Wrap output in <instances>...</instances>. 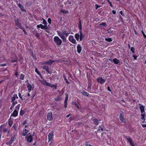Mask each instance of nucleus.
<instances>
[{
	"label": "nucleus",
	"instance_id": "f257e3e1",
	"mask_svg": "<svg viewBox=\"0 0 146 146\" xmlns=\"http://www.w3.org/2000/svg\"><path fill=\"white\" fill-rule=\"evenodd\" d=\"M57 33L63 42L66 41L67 37L70 34L68 31L66 30H63L62 31H57Z\"/></svg>",
	"mask_w": 146,
	"mask_h": 146
},
{
	"label": "nucleus",
	"instance_id": "f03ea898",
	"mask_svg": "<svg viewBox=\"0 0 146 146\" xmlns=\"http://www.w3.org/2000/svg\"><path fill=\"white\" fill-rule=\"evenodd\" d=\"M119 117L120 120L121 121L122 123H126V120L124 118V115L123 111H121L120 112Z\"/></svg>",
	"mask_w": 146,
	"mask_h": 146
},
{
	"label": "nucleus",
	"instance_id": "7ed1b4c3",
	"mask_svg": "<svg viewBox=\"0 0 146 146\" xmlns=\"http://www.w3.org/2000/svg\"><path fill=\"white\" fill-rule=\"evenodd\" d=\"M54 41L56 44L58 46L61 45L62 44V40L58 36H55L54 38Z\"/></svg>",
	"mask_w": 146,
	"mask_h": 146
},
{
	"label": "nucleus",
	"instance_id": "20e7f679",
	"mask_svg": "<svg viewBox=\"0 0 146 146\" xmlns=\"http://www.w3.org/2000/svg\"><path fill=\"white\" fill-rule=\"evenodd\" d=\"M32 137L33 136L29 133L28 135L26 137L27 141L29 142H31L33 140Z\"/></svg>",
	"mask_w": 146,
	"mask_h": 146
},
{
	"label": "nucleus",
	"instance_id": "39448f33",
	"mask_svg": "<svg viewBox=\"0 0 146 146\" xmlns=\"http://www.w3.org/2000/svg\"><path fill=\"white\" fill-rule=\"evenodd\" d=\"M126 138L127 140V141L129 142L131 146H135L132 140L131 139L130 137L128 136L126 137Z\"/></svg>",
	"mask_w": 146,
	"mask_h": 146
},
{
	"label": "nucleus",
	"instance_id": "423d86ee",
	"mask_svg": "<svg viewBox=\"0 0 146 146\" xmlns=\"http://www.w3.org/2000/svg\"><path fill=\"white\" fill-rule=\"evenodd\" d=\"M69 40L73 44H76L77 42L75 39L74 38L73 36L70 35L69 37Z\"/></svg>",
	"mask_w": 146,
	"mask_h": 146
},
{
	"label": "nucleus",
	"instance_id": "0eeeda50",
	"mask_svg": "<svg viewBox=\"0 0 146 146\" xmlns=\"http://www.w3.org/2000/svg\"><path fill=\"white\" fill-rule=\"evenodd\" d=\"M48 141L50 142V145L51 143H52L53 141V133H50L48 135Z\"/></svg>",
	"mask_w": 146,
	"mask_h": 146
},
{
	"label": "nucleus",
	"instance_id": "6e6552de",
	"mask_svg": "<svg viewBox=\"0 0 146 146\" xmlns=\"http://www.w3.org/2000/svg\"><path fill=\"white\" fill-rule=\"evenodd\" d=\"M11 137L9 141V143L10 144L12 143L16 139V135L15 134H13L11 135Z\"/></svg>",
	"mask_w": 146,
	"mask_h": 146
},
{
	"label": "nucleus",
	"instance_id": "1a4fd4ad",
	"mask_svg": "<svg viewBox=\"0 0 146 146\" xmlns=\"http://www.w3.org/2000/svg\"><path fill=\"white\" fill-rule=\"evenodd\" d=\"M37 27L38 28H41L42 29H47V27L46 25H43L42 24H40L38 25L37 26Z\"/></svg>",
	"mask_w": 146,
	"mask_h": 146
},
{
	"label": "nucleus",
	"instance_id": "9d476101",
	"mask_svg": "<svg viewBox=\"0 0 146 146\" xmlns=\"http://www.w3.org/2000/svg\"><path fill=\"white\" fill-rule=\"evenodd\" d=\"M109 60L111 61V62H113L115 64H117L119 62V60L116 58H114L113 60L111 59H109Z\"/></svg>",
	"mask_w": 146,
	"mask_h": 146
},
{
	"label": "nucleus",
	"instance_id": "9b49d317",
	"mask_svg": "<svg viewBox=\"0 0 146 146\" xmlns=\"http://www.w3.org/2000/svg\"><path fill=\"white\" fill-rule=\"evenodd\" d=\"M139 105L141 106L140 107V109L141 111V113L145 112V106L142 105L141 104H139Z\"/></svg>",
	"mask_w": 146,
	"mask_h": 146
},
{
	"label": "nucleus",
	"instance_id": "f8f14e48",
	"mask_svg": "<svg viewBox=\"0 0 146 146\" xmlns=\"http://www.w3.org/2000/svg\"><path fill=\"white\" fill-rule=\"evenodd\" d=\"M68 95L67 94H66V98L64 101V107L66 108L67 106V100L68 99Z\"/></svg>",
	"mask_w": 146,
	"mask_h": 146
},
{
	"label": "nucleus",
	"instance_id": "ddd939ff",
	"mask_svg": "<svg viewBox=\"0 0 146 146\" xmlns=\"http://www.w3.org/2000/svg\"><path fill=\"white\" fill-rule=\"evenodd\" d=\"M15 23L17 26L20 28L22 27H21V24L19 22V20L18 19H16L15 21Z\"/></svg>",
	"mask_w": 146,
	"mask_h": 146
},
{
	"label": "nucleus",
	"instance_id": "4468645a",
	"mask_svg": "<svg viewBox=\"0 0 146 146\" xmlns=\"http://www.w3.org/2000/svg\"><path fill=\"white\" fill-rule=\"evenodd\" d=\"M29 132V130L26 128H24L23 131L22 135L23 136H25Z\"/></svg>",
	"mask_w": 146,
	"mask_h": 146
},
{
	"label": "nucleus",
	"instance_id": "2eb2a0df",
	"mask_svg": "<svg viewBox=\"0 0 146 146\" xmlns=\"http://www.w3.org/2000/svg\"><path fill=\"white\" fill-rule=\"evenodd\" d=\"M52 113L51 112H49L48 113L47 116V119L49 121H50L52 119Z\"/></svg>",
	"mask_w": 146,
	"mask_h": 146
},
{
	"label": "nucleus",
	"instance_id": "dca6fc26",
	"mask_svg": "<svg viewBox=\"0 0 146 146\" xmlns=\"http://www.w3.org/2000/svg\"><path fill=\"white\" fill-rule=\"evenodd\" d=\"M18 97L16 94H14L11 98V102L15 101L16 99H18Z\"/></svg>",
	"mask_w": 146,
	"mask_h": 146
},
{
	"label": "nucleus",
	"instance_id": "f3484780",
	"mask_svg": "<svg viewBox=\"0 0 146 146\" xmlns=\"http://www.w3.org/2000/svg\"><path fill=\"white\" fill-rule=\"evenodd\" d=\"M141 119L142 120H145L146 117V113L145 112L143 113H141Z\"/></svg>",
	"mask_w": 146,
	"mask_h": 146
},
{
	"label": "nucleus",
	"instance_id": "a211bd4d",
	"mask_svg": "<svg viewBox=\"0 0 146 146\" xmlns=\"http://www.w3.org/2000/svg\"><path fill=\"white\" fill-rule=\"evenodd\" d=\"M3 132L4 133L7 132L8 135L9 133L10 128H5L3 129Z\"/></svg>",
	"mask_w": 146,
	"mask_h": 146
},
{
	"label": "nucleus",
	"instance_id": "6ab92c4d",
	"mask_svg": "<svg viewBox=\"0 0 146 146\" xmlns=\"http://www.w3.org/2000/svg\"><path fill=\"white\" fill-rule=\"evenodd\" d=\"M77 51L79 53H80L81 52V51L82 50L81 46L80 44H78L77 45Z\"/></svg>",
	"mask_w": 146,
	"mask_h": 146
},
{
	"label": "nucleus",
	"instance_id": "aec40b11",
	"mask_svg": "<svg viewBox=\"0 0 146 146\" xmlns=\"http://www.w3.org/2000/svg\"><path fill=\"white\" fill-rule=\"evenodd\" d=\"M43 68L45 69L49 74H51V72L49 71L48 67L46 65H45L43 67Z\"/></svg>",
	"mask_w": 146,
	"mask_h": 146
},
{
	"label": "nucleus",
	"instance_id": "412c9836",
	"mask_svg": "<svg viewBox=\"0 0 146 146\" xmlns=\"http://www.w3.org/2000/svg\"><path fill=\"white\" fill-rule=\"evenodd\" d=\"M18 6L21 9V10L23 12H25V10L24 9V7L20 3L18 5Z\"/></svg>",
	"mask_w": 146,
	"mask_h": 146
},
{
	"label": "nucleus",
	"instance_id": "4be33fe9",
	"mask_svg": "<svg viewBox=\"0 0 146 146\" xmlns=\"http://www.w3.org/2000/svg\"><path fill=\"white\" fill-rule=\"evenodd\" d=\"M27 87L28 89V92H30L32 89V85L29 83H28L27 85Z\"/></svg>",
	"mask_w": 146,
	"mask_h": 146
},
{
	"label": "nucleus",
	"instance_id": "5701e85b",
	"mask_svg": "<svg viewBox=\"0 0 146 146\" xmlns=\"http://www.w3.org/2000/svg\"><path fill=\"white\" fill-rule=\"evenodd\" d=\"M18 113V111L16 110H15L14 111L13 113L11 115V117L12 116H13L15 117L17 115Z\"/></svg>",
	"mask_w": 146,
	"mask_h": 146
},
{
	"label": "nucleus",
	"instance_id": "b1692460",
	"mask_svg": "<svg viewBox=\"0 0 146 146\" xmlns=\"http://www.w3.org/2000/svg\"><path fill=\"white\" fill-rule=\"evenodd\" d=\"M40 82L42 84L45 86H47L48 84V83L46 82V81L44 80H41Z\"/></svg>",
	"mask_w": 146,
	"mask_h": 146
},
{
	"label": "nucleus",
	"instance_id": "393cba45",
	"mask_svg": "<svg viewBox=\"0 0 146 146\" xmlns=\"http://www.w3.org/2000/svg\"><path fill=\"white\" fill-rule=\"evenodd\" d=\"M75 37L76 40L78 41L80 38V35L78 33L76 34L75 35Z\"/></svg>",
	"mask_w": 146,
	"mask_h": 146
},
{
	"label": "nucleus",
	"instance_id": "a878e982",
	"mask_svg": "<svg viewBox=\"0 0 146 146\" xmlns=\"http://www.w3.org/2000/svg\"><path fill=\"white\" fill-rule=\"evenodd\" d=\"M47 86H49L51 87H54L56 89L57 86L56 85H54L53 84L48 83Z\"/></svg>",
	"mask_w": 146,
	"mask_h": 146
},
{
	"label": "nucleus",
	"instance_id": "bb28decb",
	"mask_svg": "<svg viewBox=\"0 0 146 146\" xmlns=\"http://www.w3.org/2000/svg\"><path fill=\"white\" fill-rule=\"evenodd\" d=\"M80 41H81L84 37V36L82 35V33L81 31H80Z\"/></svg>",
	"mask_w": 146,
	"mask_h": 146
},
{
	"label": "nucleus",
	"instance_id": "cd10ccee",
	"mask_svg": "<svg viewBox=\"0 0 146 146\" xmlns=\"http://www.w3.org/2000/svg\"><path fill=\"white\" fill-rule=\"evenodd\" d=\"M53 62V61L51 60H50L48 61L47 62H46L44 63L45 64H47L48 65H51L52 64Z\"/></svg>",
	"mask_w": 146,
	"mask_h": 146
},
{
	"label": "nucleus",
	"instance_id": "c85d7f7f",
	"mask_svg": "<svg viewBox=\"0 0 146 146\" xmlns=\"http://www.w3.org/2000/svg\"><path fill=\"white\" fill-rule=\"evenodd\" d=\"M105 40L108 42H111L113 40L111 38H106Z\"/></svg>",
	"mask_w": 146,
	"mask_h": 146
},
{
	"label": "nucleus",
	"instance_id": "c756f323",
	"mask_svg": "<svg viewBox=\"0 0 146 146\" xmlns=\"http://www.w3.org/2000/svg\"><path fill=\"white\" fill-rule=\"evenodd\" d=\"M9 124L10 126V127H11L13 124V121L12 120H10L9 121Z\"/></svg>",
	"mask_w": 146,
	"mask_h": 146
},
{
	"label": "nucleus",
	"instance_id": "7c9ffc66",
	"mask_svg": "<svg viewBox=\"0 0 146 146\" xmlns=\"http://www.w3.org/2000/svg\"><path fill=\"white\" fill-rule=\"evenodd\" d=\"M106 81V80L105 79H103L101 77V84H104Z\"/></svg>",
	"mask_w": 146,
	"mask_h": 146
},
{
	"label": "nucleus",
	"instance_id": "2f4dec72",
	"mask_svg": "<svg viewBox=\"0 0 146 146\" xmlns=\"http://www.w3.org/2000/svg\"><path fill=\"white\" fill-rule=\"evenodd\" d=\"M82 94L83 95L85 96H88L89 94L86 92H82Z\"/></svg>",
	"mask_w": 146,
	"mask_h": 146
},
{
	"label": "nucleus",
	"instance_id": "473e14b6",
	"mask_svg": "<svg viewBox=\"0 0 146 146\" xmlns=\"http://www.w3.org/2000/svg\"><path fill=\"white\" fill-rule=\"evenodd\" d=\"M61 98L59 97L56 98H54V100L56 101H60L61 100Z\"/></svg>",
	"mask_w": 146,
	"mask_h": 146
},
{
	"label": "nucleus",
	"instance_id": "72a5a7b5",
	"mask_svg": "<svg viewBox=\"0 0 146 146\" xmlns=\"http://www.w3.org/2000/svg\"><path fill=\"white\" fill-rule=\"evenodd\" d=\"M131 50L132 52L133 53H135V48H134L132 47L131 48Z\"/></svg>",
	"mask_w": 146,
	"mask_h": 146
},
{
	"label": "nucleus",
	"instance_id": "f704fd0d",
	"mask_svg": "<svg viewBox=\"0 0 146 146\" xmlns=\"http://www.w3.org/2000/svg\"><path fill=\"white\" fill-rule=\"evenodd\" d=\"M24 75L23 74H21L20 77V78L22 80H23L24 79Z\"/></svg>",
	"mask_w": 146,
	"mask_h": 146
},
{
	"label": "nucleus",
	"instance_id": "c9c22d12",
	"mask_svg": "<svg viewBox=\"0 0 146 146\" xmlns=\"http://www.w3.org/2000/svg\"><path fill=\"white\" fill-rule=\"evenodd\" d=\"M93 121L94 122V123L96 125H98V121L96 119H93Z\"/></svg>",
	"mask_w": 146,
	"mask_h": 146
},
{
	"label": "nucleus",
	"instance_id": "e433bc0d",
	"mask_svg": "<svg viewBox=\"0 0 146 146\" xmlns=\"http://www.w3.org/2000/svg\"><path fill=\"white\" fill-rule=\"evenodd\" d=\"M12 104L13 105V106H14L15 104H17V101H14L13 102H12Z\"/></svg>",
	"mask_w": 146,
	"mask_h": 146
},
{
	"label": "nucleus",
	"instance_id": "4c0bfd02",
	"mask_svg": "<svg viewBox=\"0 0 146 146\" xmlns=\"http://www.w3.org/2000/svg\"><path fill=\"white\" fill-rule=\"evenodd\" d=\"M107 89L108 91L111 92L112 94H113V92L111 90V89H110V87L109 86H108L107 87Z\"/></svg>",
	"mask_w": 146,
	"mask_h": 146
},
{
	"label": "nucleus",
	"instance_id": "58836bf2",
	"mask_svg": "<svg viewBox=\"0 0 146 146\" xmlns=\"http://www.w3.org/2000/svg\"><path fill=\"white\" fill-rule=\"evenodd\" d=\"M141 33H142L143 35V36L146 39V35L144 33V32H143V31H141Z\"/></svg>",
	"mask_w": 146,
	"mask_h": 146
},
{
	"label": "nucleus",
	"instance_id": "ea45409f",
	"mask_svg": "<svg viewBox=\"0 0 146 146\" xmlns=\"http://www.w3.org/2000/svg\"><path fill=\"white\" fill-rule=\"evenodd\" d=\"M102 25L104 27H106L107 25L106 23H101V26Z\"/></svg>",
	"mask_w": 146,
	"mask_h": 146
},
{
	"label": "nucleus",
	"instance_id": "a19ab883",
	"mask_svg": "<svg viewBox=\"0 0 146 146\" xmlns=\"http://www.w3.org/2000/svg\"><path fill=\"white\" fill-rule=\"evenodd\" d=\"M42 23H43L45 25H46L47 24L46 22L45 21V20L44 19H43V21Z\"/></svg>",
	"mask_w": 146,
	"mask_h": 146
},
{
	"label": "nucleus",
	"instance_id": "79ce46f5",
	"mask_svg": "<svg viewBox=\"0 0 146 146\" xmlns=\"http://www.w3.org/2000/svg\"><path fill=\"white\" fill-rule=\"evenodd\" d=\"M25 34H27V32L26 31L25 29L23 27H21V28Z\"/></svg>",
	"mask_w": 146,
	"mask_h": 146
},
{
	"label": "nucleus",
	"instance_id": "37998d69",
	"mask_svg": "<svg viewBox=\"0 0 146 146\" xmlns=\"http://www.w3.org/2000/svg\"><path fill=\"white\" fill-rule=\"evenodd\" d=\"M120 13L123 16H125V14L123 13V12L122 11H121L120 12Z\"/></svg>",
	"mask_w": 146,
	"mask_h": 146
},
{
	"label": "nucleus",
	"instance_id": "c03bdc74",
	"mask_svg": "<svg viewBox=\"0 0 146 146\" xmlns=\"http://www.w3.org/2000/svg\"><path fill=\"white\" fill-rule=\"evenodd\" d=\"M17 127V126L16 124H14L13 126V127L15 130L16 129Z\"/></svg>",
	"mask_w": 146,
	"mask_h": 146
},
{
	"label": "nucleus",
	"instance_id": "a18cd8bd",
	"mask_svg": "<svg viewBox=\"0 0 146 146\" xmlns=\"http://www.w3.org/2000/svg\"><path fill=\"white\" fill-rule=\"evenodd\" d=\"M20 106V104H18L16 107V110H19V108Z\"/></svg>",
	"mask_w": 146,
	"mask_h": 146
},
{
	"label": "nucleus",
	"instance_id": "49530a36",
	"mask_svg": "<svg viewBox=\"0 0 146 146\" xmlns=\"http://www.w3.org/2000/svg\"><path fill=\"white\" fill-rule=\"evenodd\" d=\"M35 71L39 75H40V74L38 71L37 70L36 68L35 69Z\"/></svg>",
	"mask_w": 146,
	"mask_h": 146
},
{
	"label": "nucleus",
	"instance_id": "de8ad7c7",
	"mask_svg": "<svg viewBox=\"0 0 146 146\" xmlns=\"http://www.w3.org/2000/svg\"><path fill=\"white\" fill-rule=\"evenodd\" d=\"M48 22L49 24H50L51 19L50 18H48Z\"/></svg>",
	"mask_w": 146,
	"mask_h": 146
},
{
	"label": "nucleus",
	"instance_id": "09e8293b",
	"mask_svg": "<svg viewBox=\"0 0 146 146\" xmlns=\"http://www.w3.org/2000/svg\"><path fill=\"white\" fill-rule=\"evenodd\" d=\"M19 96L20 99H21L22 100H23V99L22 98V96H21V94L20 93H19L18 94Z\"/></svg>",
	"mask_w": 146,
	"mask_h": 146
},
{
	"label": "nucleus",
	"instance_id": "8fccbe9b",
	"mask_svg": "<svg viewBox=\"0 0 146 146\" xmlns=\"http://www.w3.org/2000/svg\"><path fill=\"white\" fill-rule=\"evenodd\" d=\"M133 56L134 57V58L135 60H137V57L136 55H133Z\"/></svg>",
	"mask_w": 146,
	"mask_h": 146
},
{
	"label": "nucleus",
	"instance_id": "3c124183",
	"mask_svg": "<svg viewBox=\"0 0 146 146\" xmlns=\"http://www.w3.org/2000/svg\"><path fill=\"white\" fill-rule=\"evenodd\" d=\"M6 64L5 63V64H0V66H6Z\"/></svg>",
	"mask_w": 146,
	"mask_h": 146
},
{
	"label": "nucleus",
	"instance_id": "603ef678",
	"mask_svg": "<svg viewBox=\"0 0 146 146\" xmlns=\"http://www.w3.org/2000/svg\"><path fill=\"white\" fill-rule=\"evenodd\" d=\"M108 3H109L110 6H111V7H113V5L112 4L111 2L110 1H109Z\"/></svg>",
	"mask_w": 146,
	"mask_h": 146
},
{
	"label": "nucleus",
	"instance_id": "864d4df0",
	"mask_svg": "<svg viewBox=\"0 0 146 146\" xmlns=\"http://www.w3.org/2000/svg\"><path fill=\"white\" fill-rule=\"evenodd\" d=\"M112 13L114 15H115L116 14V12L115 11H114V10H113L112 11Z\"/></svg>",
	"mask_w": 146,
	"mask_h": 146
},
{
	"label": "nucleus",
	"instance_id": "5fc2aeb1",
	"mask_svg": "<svg viewBox=\"0 0 146 146\" xmlns=\"http://www.w3.org/2000/svg\"><path fill=\"white\" fill-rule=\"evenodd\" d=\"M74 105L77 107V108H78L79 109V106H78V104H77V103H74Z\"/></svg>",
	"mask_w": 146,
	"mask_h": 146
},
{
	"label": "nucleus",
	"instance_id": "6e6d98bb",
	"mask_svg": "<svg viewBox=\"0 0 146 146\" xmlns=\"http://www.w3.org/2000/svg\"><path fill=\"white\" fill-rule=\"evenodd\" d=\"M27 123V121L26 120H25L23 122V125H25V124Z\"/></svg>",
	"mask_w": 146,
	"mask_h": 146
},
{
	"label": "nucleus",
	"instance_id": "4d7b16f0",
	"mask_svg": "<svg viewBox=\"0 0 146 146\" xmlns=\"http://www.w3.org/2000/svg\"><path fill=\"white\" fill-rule=\"evenodd\" d=\"M17 61V59H14V60H11V62H16Z\"/></svg>",
	"mask_w": 146,
	"mask_h": 146
},
{
	"label": "nucleus",
	"instance_id": "13d9d810",
	"mask_svg": "<svg viewBox=\"0 0 146 146\" xmlns=\"http://www.w3.org/2000/svg\"><path fill=\"white\" fill-rule=\"evenodd\" d=\"M35 36H36V37H37L38 38H39V34L38 33H36L35 35Z\"/></svg>",
	"mask_w": 146,
	"mask_h": 146
},
{
	"label": "nucleus",
	"instance_id": "bf43d9fd",
	"mask_svg": "<svg viewBox=\"0 0 146 146\" xmlns=\"http://www.w3.org/2000/svg\"><path fill=\"white\" fill-rule=\"evenodd\" d=\"M97 81L99 83H100V78H98L97 79Z\"/></svg>",
	"mask_w": 146,
	"mask_h": 146
},
{
	"label": "nucleus",
	"instance_id": "052dcab7",
	"mask_svg": "<svg viewBox=\"0 0 146 146\" xmlns=\"http://www.w3.org/2000/svg\"><path fill=\"white\" fill-rule=\"evenodd\" d=\"M96 9H98V8L99 7H100L99 6H98V5H96Z\"/></svg>",
	"mask_w": 146,
	"mask_h": 146
},
{
	"label": "nucleus",
	"instance_id": "680f3d73",
	"mask_svg": "<svg viewBox=\"0 0 146 146\" xmlns=\"http://www.w3.org/2000/svg\"><path fill=\"white\" fill-rule=\"evenodd\" d=\"M142 126L143 127H146V124H143Z\"/></svg>",
	"mask_w": 146,
	"mask_h": 146
},
{
	"label": "nucleus",
	"instance_id": "e2e57ef3",
	"mask_svg": "<svg viewBox=\"0 0 146 146\" xmlns=\"http://www.w3.org/2000/svg\"><path fill=\"white\" fill-rule=\"evenodd\" d=\"M71 115V114H69L68 115H67L66 116V118H68L69 117V116Z\"/></svg>",
	"mask_w": 146,
	"mask_h": 146
},
{
	"label": "nucleus",
	"instance_id": "0e129e2a",
	"mask_svg": "<svg viewBox=\"0 0 146 146\" xmlns=\"http://www.w3.org/2000/svg\"><path fill=\"white\" fill-rule=\"evenodd\" d=\"M86 146H92L90 144H86Z\"/></svg>",
	"mask_w": 146,
	"mask_h": 146
},
{
	"label": "nucleus",
	"instance_id": "69168bd1",
	"mask_svg": "<svg viewBox=\"0 0 146 146\" xmlns=\"http://www.w3.org/2000/svg\"><path fill=\"white\" fill-rule=\"evenodd\" d=\"M61 11L62 12V13H66V12L64 10H61Z\"/></svg>",
	"mask_w": 146,
	"mask_h": 146
},
{
	"label": "nucleus",
	"instance_id": "338daca9",
	"mask_svg": "<svg viewBox=\"0 0 146 146\" xmlns=\"http://www.w3.org/2000/svg\"><path fill=\"white\" fill-rule=\"evenodd\" d=\"M18 74V72H16V73H15V75L16 76H17V75Z\"/></svg>",
	"mask_w": 146,
	"mask_h": 146
},
{
	"label": "nucleus",
	"instance_id": "774afa93",
	"mask_svg": "<svg viewBox=\"0 0 146 146\" xmlns=\"http://www.w3.org/2000/svg\"><path fill=\"white\" fill-rule=\"evenodd\" d=\"M64 79H65V81H67V79H66V78L65 77V76H64Z\"/></svg>",
	"mask_w": 146,
	"mask_h": 146
}]
</instances>
